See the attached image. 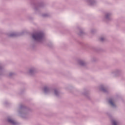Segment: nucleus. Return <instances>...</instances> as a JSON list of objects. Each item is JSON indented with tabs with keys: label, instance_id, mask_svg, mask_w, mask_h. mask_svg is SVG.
Here are the masks:
<instances>
[{
	"label": "nucleus",
	"instance_id": "obj_12",
	"mask_svg": "<svg viewBox=\"0 0 125 125\" xmlns=\"http://www.w3.org/2000/svg\"><path fill=\"white\" fill-rule=\"evenodd\" d=\"M7 122L9 123V124H11V125H16L17 123L16 122H14V121L12 120V119L10 118H8L7 119Z\"/></svg>",
	"mask_w": 125,
	"mask_h": 125
},
{
	"label": "nucleus",
	"instance_id": "obj_23",
	"mask_svg": "<svg viewBox=\"0 0 125 125\" xmlns=\"http://www.w3.org/2000/svg\"><path fill=\"white\" fill-rule=\"evenodd\" d=\"M100 41H101V42H103V41H104V38H101L100 39Z\"/></svg>",
	"mask_w": 125,
	"mask_h": 125
},
{
	"label": "nucleus",
	"instance_id": "obj_5",
	"mask_svg": "<svg viewBox=\"0 0 125 125\" xmlns=\"http://www.w3.org/2000/svg\"><path fill=\"white\" fill-rule=\"evenodd\" d=\"M104 20L106 21H111L112 20V13H106L104 16Z\"/></svg>",
	"mask_w": 125,
	"mask_h": 125
},
{
	"label": "nucleus",
	"instance_id": "obj_25",
	"mask_svg": "<svg viewBox=\"0 0 125 125\" xmlns=\"http://www.w3.org/2000/svg\"><path fill=\"white\" fill-rule=\"evenodd\" d=\"M93 61L94 62H95V60H93Z\"/></svg>",
	"mask_w": 125,
	"mask_h": 125
},
{
	"label": "nucleus",
	"instance_id": "obj_3",
	"mask_svg": "<svg viewBox=\"0 0 125 125\" xmlns=\"http://www.w3.org/2000/svg\"><path fill=\"white\" fill-rule=\"evenodd\" d=\"M31 4L32 5V6H33L35 10L36 11H38L39 9L44 6V3H43V2H37V0H31Z\"/></svg>",
	"mask_w": 125,
	"mask_h": 125
},
{
	"label": "nucleus",
	"instance_id": "obj_21",
	"mask_svg": "<svg viewBox=\"0 0 125 125\" xmlns=\"http://www.w3.org/2000/svg\"><path fill=\"white\" fill-rule=\"evenodd\" d=\"M42 17H48V14H43L42 15Z\"/></svg>",
	"mask_w": 125,
	"mask_h": 125
},
{
	"label": "nucleus",
	"instance_id": "obj_16",
	"mask_svg": "<svg viewBox=\"0 0 125 125\" xmlns=\"http://www.w3.org/2000/svg\"><path fill=\"white\" fill-rule=\"evenodd\" d=\"M54 92L55 96L57 97H59V95L60 94V92H59V91L57 90V89H54Z\"/></svg>",
	"mask_w": 125,
	"mask_h": 125
},
{
	"label": "nucleus",
	"instance_id": "obj_14",
	"mask_svg": "<svg viewBox=\"0 0 125 125\" xmlns=\"http://www.w3.org/2000/svg\"><path fill=\"white\" fill-rule=\"evenodd\" d=\"M3 69L2 63L0 62V76H2V73H3Z\"/></svg>",
	"mask_w": 125,
	"mask_h": 125
},
{
	"label": "nucleus",
	"instance_id": "obj_1",
	"mask_svg": "<svg viewBox=\"0 0 125 125\" xmlns=\"http://www.w3.org/2000/svg\"><path fill=\"white\" fill-rule=\"evenodd\" d=\"M30 111V108L26 106L21 104L19 108V113L21 118L26 119L28 115V111Z\"/></svg>",
	"mask_w": 125,
	"mask_h": 125
},
{
	"label": "nucleus",
	"instance_id": "obj_7",
	"mask_svg": "<svg viewBox=\"0 0 125 125\" xmlns=\"http://www.w3.org/2000/svg\"><path fill=\"white\" fill-rule=\"evenodd\" d=\"M99 89L104 93H108V91L106 89V87L104 85H101Z\"/></svg>",
	"mask_w": 125,
	"mask_h": 125
},
{
	"label": "nucleus",
	"instance_id": "obj_15",
	"mask_svg": "<svg viewBox=\"0 0 125 125\" xmlns=\"http://www.w3.org/2000/svg\"><path fill=\"white\" fill-rule=\"evenodd\" d=\"M80 33L78 34L80 37H82V36H83L84 35V32H83V29L82 28H79Z\"/></svg>",
	"mask_w": 125,
	"mask_h": 125
},
{
	"label": "nucleus",
	"instance_id": "obj_10",
	"mask_svg": "<svg viewBox=\"0 0 125 125\" xmlns=\"http://www.w3.org/2000/svg\"><path fill=\"white\" fill-rule=\"evenodd\" d=\"M87 2H88L91 6H93V5L96 4V0H87Z\"/></svg>",
	"mask_w": 125,
	"mask_h": 125
},
{
	"label": "nucleus",
	"instance_id": "obj_2",
	"mask_svg": "<svg viewBox=\"0 0 125 125\" xmlns=\"http://www.w3.org/2000/svg\"><path fill=\"white\" fill-rule=\"evenodd\" d=\"M44 36V34L42 32H36L32 34V38L36 42H41L43 40Z\"/></svg>",
	"mask_w": 125,
	"mask_h": 125
},
{
	"label": "nucleus",
	"instance_id": "obj_11",
	"mask_svg": "<svg viewBox=\"0 0 125 125\" xmlns=\"http://www.w3.org/2000/svg\"><path fill=\"white\" fill-rule=\"evenodd\" d=\"M108 103L109 105H111V106H112V107H116V104H115L114 102H113V99L112 98L109 99Z\"/></svg>",
	"mask_w": 125,
	"mask_h": 125
},
{
	"label": "nucleus",
	"instance_id": "obj_6",
	"mask_svg": "<svg viewBox=\"0 0 125 125\" xmlns=\"http://www.w3.org/2000/svg\"><path fill=\"white\" fill-rule=\"evenodd\" d=\"M44 93H49L52 91V88L48 86H44L43 88Z\"/></svg>",
	"mask_w": 125,
	"mask_h": 125
},
{
	"label": "nucleus",
	"instance_id": "obj_9",
	"mask_svg": "<svg viewBox=\"0 0 125 125\" xmlns=\"http://www.w3.org/2000/svg\"><path fill=\"white\" fill-rule=\"evenodd\" d=\"M113 74L115 77H118L122 74V71L120 69H116L113 72Z\"/></svg>",
	"mask_w": 125,
	"mask_h": 125
},
{
	"label": "nucleus",
	"instance_id": "obj_13",
	"mask_svg": "<svg viewBox=\"0 0 125 125\" xmlns=\"http://www.w3.org/2000/svg\"><path fill=\"white\" fill-rule=\"evenodd\" d=\"M78 63H79V64L80 66H82V67H84V66H85V65H86V63H85L82 60H79Z\"/></svg>",
	"mask_w": 125,
	"mask_h": 125
},
{
	"label": "nucleus",
	"instance_id": "obj_8",
	"mask_svg": "<svg viewBox=\"0 0 125 125\" xmlns=\"http://www.w3.org/2000/svg\"><path fill=\"white\" fill-rule=\"evenodd\" d=\"M28 74L30 75V76H34V75L36 74V68H32L31 69H29Z\"/></svg>",
	"mask_w": 125,
	"mask_h": 125
},
{
	"label": "nucleus",
	"instance_id": "obj_4",
	"mask_svg": "<svg viewBox=\"0 0 125 125\" xmlns=\"http://www.w3.org/2000/svg\"><path fill=\"white\" fill-rule=\"evenodd\" d=\"M22 35H24V32H17V33H13L10 34H8V37L10 38H16V37H20V36H22Z\"/></svg>",
	"mask_w": 125,
	"mask_h": 125
},
{
	"label": "nucleus",
	"instance_id": "obj_19",
	"mask_svg": "<svg viewBox=\"0 0 125 125\" xmlns=\"http://www.w3.org/2000/svg\"><path fill=\"white\" fill-rule=\"evenodd\" d=\"M15 75V73L13 72H11L9 73V77H13V76H14Z\"/></svg>",
	"mask_w": 125,
	"mask_h": 125
},
{
	"label": "nucleus",
	"instance_id": "obj_24",
	"mask_svg": "<svg viewBox=\"0 0 125 125\" xmlns=\"http://www.w3.org/2000/svg\"><path fill=\"white\" fill-rule=\"evenodd\" d=\"M82 45H83V42H81Z\"/></svg>",
	"mask_w": 125,
	"mask_h": 125
},
{
	"label": "nucleus",
	"instance_id": "obj_22",
	"mask_svg": "<svg viewBox=\"0 0 125 125\" xmlns=\"http://www.w3.org/2000/svg\"><path fill=\"white\" fill-rule=\"evenodd\" d=\"M4 104L5 106H7V105H8V102H5Z\"/></svg>",
	"mask_w": 125,
	"mask_h": 125
},
{
	"label": "nucleus",
	"instance_id": "obj_18",
	"mask_svg": "<svg viewBox=\"0 0 125 125\" xmlns=\"http://www.w3.org/2000/svg\"><path fill=\"white\" fill-rule=\"evenodd\" d=\"M111 123L112 125H118L117 122L114 120H111Z\"/></svg>",
	"mask_w": 125,
	"mask_h": 125
},
{
	"label": "nucleus",
	"instance_id": "obj_17",
	"mask_svg": "<svg viewBox=\"0 0 125 125\" xmlns=\"http://www.w3.org/2000/svg\"><path fill=\"white\" fill-rule=\"evenodd\" d=\"M83 95L84 96H85L88 99H89L90 97L88 95V91H86L85 92L83 93Z\"/></svg>",
	"mask_w": 125,
	"mask_h": 125
},
{
	"label": "nucleus",
	"instance_id": "obj_20",
	"mask_svg": "<svg viewBox=\"0 0 125 125\" xmlns=\"http://www.w3.org/2000/svg\"><path fill=\"white\" fill-rule=\"evenodd\" d=\"M96 32V29H92L91 30V33H92V34H94V33H95Z\"/></svg>",
	"mask_w": 125,
	"mask_h": 125
}]
</instances>
